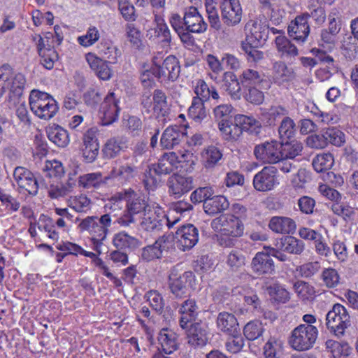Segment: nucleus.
<instances>
[{"mask_svg":"<svg viewBox=\"0 0 358 358\" xmlns=\"http://www.w3.org/2000/svg\"><path fill=\"white\" fill-rule=\"evenodd\" d=\"M147 301L151 308L157 313L161 314L164 310L165 301L162 294L157 290H150L145 294Z\"/></svg>","mask_w":358,"mask_h":358,"instance_id":"13d9d810","label":"nucleus"},{"mask_svg":"<svg viewBox=\"0 0 358 358\" xmlns=\"http://www.w3.org/2000/svg\"><path fill=\"white\" fill-rule=\"evenodd\" d=\"M123 149L122 141L117 138H110L103 145L102 152L106 159H113L117 157Z\"/></svg>","mask_w":358,"mask_h":358,"instance_id":"09e8293b","label":"nucleus"},{"mask_svg":"<svg viewBox=\"0 0 358 358\" xmlns=\"http://www.w3.org/2000/svg\"><path fill=\"white\" fill-rule=\"evenodd\" d=\"M10 80V85L8 88L9 90L8 101H13V104H15L22 94L26 80L22 73L15 75L12 73Z\"/></svg>","mask_w":358,"mask_h":358,"instance_id":"e433bc0d","label":"nucleus"},{"mask_svg":"<svg viewBox=\"0 0 358 358\" xmlns=\"http://www.w3.org/2000/svg\"><path fill=\"white\" fill-rule=\"evenodd\" d=\"M186 30L192 33H203L207 29V24L196 7L186 8L183 16Z\"/></svg>","mask_w":358,"mask_h":358,"instance_id":"a211bd4d","label":"nucleus"},{"mask_svg":"<svg viewBox=\"0 0 358 358\" xmlns=\"http://www.w3.org/2000/svg\"><path fill=\"white\" fill-rule=\"evenodd\" d=\"M350 325V315L343 305L336 303L326 315V327L329 332L337 337L344 335Z\"/></svg>","mask_w":358,"mask_h":358,"instance_id":"423d86ee","label":"nucleus"},{"mask_svg":"<svg viewBox=\"0 0 358 358\" xmlns=\"http://www.w3.org/2000/svg\"><path fill=\"white\" fill-rule=\"evenodd\" d=\"M102 182V176L100 173L84 174L79 177L78 184L85 189L98 188Z\"/></svg>","mask_w":358,"mask_h":358,"instance_id":"5fc2aeb1","label":"nucleus"},{"mask_svg":"<svg viewBox=\"0 0 358 358\" xmlns=\"http://www.w3.org/2000/svg\"><path fill=\"white\" fill-rule=\"evenodd\" d=\"M277 184V168L271 166L264 167L253 178L254 188L259 192L271 191Z\"/></svg>","mask_w":358,"mask_h":358,"instance_id":"f8f14e48","label":"nucleus"},{"mask_svg":"<svg viewBox=\"0 0 358 358\" xmlns=\"http://www.w3.org/2000/svg\"><path fill=\"white\" fill-rule=\"evenodd\" d=\"M31 111L39 118L49 120L58 111L57 101L48 93L32 90L29 95Z\"/></svg>","mask_w":358,"mask_h":358,"instance_id":"7ed1b4c3","label":"nucleus"},{"mask_svg":"<svg viewBox=\"0 0 358 358\" xmlns=\"http://www.w3.org/2000/svg\"><path fill=\"white\" fill-rule=\"evenodd\" d=\"M98 57L108 60L110 64L117 63V58L120 56L118 48L110 41H101L96 46Z\"/></svg>","mask_w":358,"mask_h":358,"instance_id":"72a5a7b5","label":"nucleus"},{"mask_svg":"<svg viewBox=\"0 0 358 358\" xmlns=\"http://www.w3.org/2000/svg\"><path fill=\"white\" fill-rule=\"evenodd\" d=\"M106 210L109 211L98 216H88L83 219L78 224L80 231H86L92 243V249L98 255L102 253L103 242L106 240L113 223H117L122 227H128L136 222L134 215L127 208L123 213L117 217L115 211L120 210V201L116 196H113L105 205Z\"/></svg>","mask_w":358,"mask_h":358,"instance_id":"f257e3e1","label":"nucleus"},{"mask_svg":"<svg viewBox=\"0 0 358 358\" xmlns=\"http://www.w3.org/2000/svg\"><path fill=\"white\" fill-rule=\"evenodd\" d=\"M188 115L196 122H201L207 116L204 101L199 98H193L192 104L188 109Z\"/></svg>","mask_w":358,"mask_h":358,"instance_id":"49530a36","label":"nucleus"},{"mask_svg":"<svg viewBox=\"0 0 358 358\" xmlns=\"http://www.w3.org/2000/svg\"><path fill=\"white\" fill-rule=\"evenodd\" d=\"M141 218L140 224L142 229L150 233L161 231L164 225L171 228L179 220V218H176L173 221H171L162 208L155 203L152 204V206L148 208Z\"/></svg>","mask_w":358,"mask_h":358,"instance_id":"f03ea898","label":"nucleus"},{"mask_svg":"<svg viewBox=\"0 0 358 358\" xmlns=\"http://www.w3.org/2000/svg\"><path fill=\"white\" fill-rule=\"evenodd\" d=\"M199 307L194 299H187L180 306L178 312L181 315L179 324L181 328H187V324L193 322L198 315Z\"/></svg>","mask_w":358,"mask_h":358,"instance_id":"a878e982","label":"nucleus"},{"mask_svg":"<svg viewBox=\"0 0 358 358\" xmlns=\"http://www.w3.org/2000/svg\"><path fill=\"white\" fill-rule=\"evenodd\" d=\"M334 163V156L331 153H322L314 157L312 165L318 173L329 170Z\"/></svg>","mask_w":358,"mask_h":358,"instance_id":"de8ad7c7","label":"nucleus"},{"mask_svg":"<svg viewBox=\"0 0 358 358\" xmlns=\"http://www.w3.org/2000/svg\"><path fill=\"white\" fill-rule=\"evenodd\" d=\"M229 206V203L227 199L221 195L212 196L203 203L205 213L210 215H215L222 213L227 210Z\"/></svg>","mask_w":358,"mask_h":358,"instance_id":"2f4dec72","label":"nucleus"},{"mask_svg":"<svg viewBox=\"0 0 358 358\" xmlns=\"http://www.w3.org/2000/svg\"><path fill=\"white\" fill-rule=\"evenodd\" d=\"M324 136L326 138L327 145L328 143H331L335 146L341 147L345 142L344 133L335 127L327 129L324 131Z\"/></svg>","mask_w":358,"mask_h":358,"instance_id":"4d7b16f0","label":"nucleus"},{"mask_svg":"<svg viewBox=\"0 0 358 358\" xmlns=\"http://www.w3.org/2000/svg\"><path fill=\"white\" fill-rule=\"evenodd\" d=\"M169 193L178 199L193 188V180L191 177L181 175H173L168 180Z\"/></svg>","mask_w":358,"mask_h":358,"instance_id":"5701e85b","label":"nucleus"},{"mask_svg":"<svg viewBox=\"0 0 358 358\" xmlns=\"http://www.w3.org/2000/svg\"><path fill=\"white\" fill-rule=\"evenodd\" d=\"M287 115V110L281 106H273L262 113V116L269 125H272L278 120Z\"/></svg>","mask_w":358,"mask_h":358,"instance_id":"0e129e2a","label":"nucleus"},{"mask_svg":"<svg viewBox=\"0 0 358 358\" xmlns=\"http://www.w3.org/2000/svg\"><path fill=\"white\" fill-rule=\"evenodd\" d=\"M308 324H299L291 332L289 344L292 349L299 352L309 350L316 343L319 331L317 327Z\"/></svg>","mask_w":358,"mask_h":358,"instance_id":"39448f33","label":"nucleus"},{"mask_svg":"<svg viewBox=\"0 0 358 358\" xmlns=\"http://www.w3.org/2000/svg\"><path fill=\"white\" fill-rule=\"evenodd\" d=\"M194 279L192 271L180 273L179 265L171 268L168 277V286L174 299H182L189 296V287Z\"/></svg>","mask_w":358,"mask_h":358,"instance_id":"20e7f679","label":"nucleus"},{"mask_svg":"<svg viewBox=\"0 0 358 358\" xmlns=\"http://www.w3.org/2000/svg\"><path fill=\"white\" fill-rule=\"evenodd\" d=\"M213 226L220 231L231 234V236H242L244 232L243 222L233 215L220 216L213 221Z\"/></svg>","mask_w":358,"mask_h":358,"instance_id":"4468645a","label":"nucleus"},{"mask_svg":"<svg viewBox=\"0 0 358 358\" xmlns=\"http://www.w3.org/2000/svg\"><path fill=\"white\" fill-rule=\"evenodd\" d=\"M119 99L114 92H108L104 98L100 108L103 125H109L117 120L120 108Z\"/></svg>","mask_w":358,"mask_h":358,"instance_id":"ddd939ff","label":"nucleus"},{"mask_svg":"<svg viewBox=\"0 0 358 358\" xmlns=\"http://www.w3.org/2000/svg\"><path fill=\"white\" fill-rule=\"evenodd\" d=\"M245 41L254 45H261L268 39V26L265 20L255 18L245 25Z\"/></svg>","mask_w":358,"mask_h":358,"instance_id":"6e6552de","label":"nucleus"},{"mask_svg":"<svg viewBox=\"0 0 358 358\" xmlns=\"http://www.w3.org/2000/svg\"><path fill=\"white\" fill-rule=\"evenodd\" d=\"M217 327L222 332L230 335L239 333V324L236 317L228 312H222L217 317Z\"/></svg>","mask_w":358,"mask_h":358,"instance_id":"7c9ffc66","label":"nucleus"},{"mask_svg":"<svg viewBox=\"0 0 358 358\" xmlns=\"http://www.w3.org/2000/svg\"><path fill=\"white\" fill-rule=\"evenodd\" d=\"M185 138L182 129L178 126L169 127L163 132L160 144L165 149H171Z\"/></svg>","mask_w":358,"mask_h":358,"instance_id":"c756f323","label":"nucleus"},{"mask_svg":"<svg viewBox=\"0 0 358 358\" xmlns=\"http://www.w3.org/2000/svg\"><path fill=\"white\" fill-rule=\"evenodd\" d=\"M296 124L289 117H285L278 128V133L282 141L290 140L296 133Z\"/></svg>","mask_w":358,"mask_h":358,"instance_id":"8fccbe9b","label":"nucleus"},{"mask_svg":"<svg viewBox=\"0 0 358 358\" xmlns=\"http://www.w3.org/2000/svg\"><path fill=\"white\" fill-rule=\"evenodd\" d=\"M317 56L319 61H320V64H324L325 66L316 70L315 76L321 82L327 81L338 71V62L326 52H319Z\"/></svg>","mask_w":358,"mask_h":358,"instance_id":"412c9836","label":"nucleus"},{"mask_svg":"<svg viewBox=\"0 0 358 358\" xmlns=\"http://www.w3.org/2000/svg\"><path fill=\"white\" fill-rule=\"evenodd\" d=\"M283 342L278 338L271 337L264 347L266 358H280L282 353Z\"/></svg>","mask_w":358,"mask_h":358,"instance_id":"37998d69","label":"nucleus"},{"mask_svg":"<svg viewBox=\"0 0 358 358\" xmlns=\"http://www.w3.org/2000/svg\"><path fill=\"white\" fill-rule=\"evenodd\" d=\"M75 182L69 178L65 183L52 184L48 189V195L51 199H59L73 192Z\"/></svg>","mask_w":358,"mask_h":358,"instance_id":"79ce46f5","label":"nucleus"},{"mask_svg":"<svg viewBox=\"0 0 358 358\" xmlns=\"http://www.w3.org/2000/svg\"><path fill=\"white\" fill-rule=\"evenodd\" d=\"M219 129L224 138L228 141H236L242 134V128L234 121L231 120L226 123H219Z\"/></svg>","mask_w":358,"mask_h":358,"instance_id":"a18cd8bd","label":"nucleus"},{"mask_svg":"<svg viewBox=\"0 0 358 358\" xmlns=\"http://www.w3.org/2000/svg\"><path fill=\"white\" fill-rule=\"evenodd\" d=\"M280 155L282 157L294 159L301 155L303 150V144L296 140H287L280 143Z\"/></svg>","mask_w":358,"mask_h":358,"instance_id":"58836bf2","label":"nucleus"},{"mask_svg":"<svg viewBox=\"0 0 358 358\" xmlns=\"http://www.w3.org/2000/svg\"><path fill=\"white\" fill-rule=\"evenodd\" d=\"M117 200L126 201V208L134 215H143L152 206L143 195L131 189H124L116 195Z\"/></svg>","mask_w":358,"mask_h":358,"instance_id":"0eeeda50","label":"nucleus"},{"mask_svg":"<svg viewBox=\"0 0 358 358\" xmlns=\"http://www.w3.org/2000/svg\"><path fill=\"white\" fill-rule=\"evenodd\" d=\"M13 178L19 188L24 189L29 194H37L40 187L43 185V180L37 179L27 169L17 166L13 171Z\"/></svg>","mask_w":358,"mask_h":358,"instance_id":"1a4fd4ad","label":"nucleus"},{"mask_svg":"<svg viewBox=\"0 0 358 358\" xmlns=\"http://www.w3.org/2000/svg\"><path fill=\"white\" fill-rule=\"evenodd\" d=\"M251 268L257 275H271L275 271L274 262L268 251L259 252L253 257Z\"/></svg>","mask_w":358,"mask_h":358,"instance_id":"4be33fe9","label":"nucleus"},{"mask_svg":"<svg viewBox=\"0 0 358 358\" xmlns=\"http://www.w3.org/2000/svg\"><path fill=\"white\" fill-rule=\"evenodd\" d=\"M85 59L90 69L101 80H108L113 75L112 69L109 67V62L103 59L94 52H88L85 55Z\"/></svg>","mask_w":358,"mask_h":358,"instance_id":"6ab92c4d","label":"nucleus"},{"mask_svg":"<svg viewBox=\"0 0 358 358\" xmlns=\"http://www.w3.org/2000/svg\"><path fill=\"white\" fill-rule=\"evenodd\" d=\"M275 43L278 50L287 56H296L298 50L285 36H278L275 38Z\"/></svg>","mask_w":358,"mask_h":358,"instance_id":"603ef678","label":"nucleus"},{"mask_svg":"<svg viewBox=\"0 0 358 358\" xmlns=\"http://www.w3.org/2000/svg\"><path fill=\"white\" fill-rule=\"evenodd\" d=\"M178 248L182 250L192 248L199 241V231L193 224L183 225L176 231Z\"/></svg>","mask_w":358,"mask_h":358,"instance_id":"dca6fc26","label":"nucleus"},{"mask_svg":"<svg viewBox=\"0 0 358 358\" xmlns=\"http://www.w3.org/2000/svg\"><path fill=\"white\" fill-rule=\"evenodd\" d=\"M264 327L259 321H251L248 322L243 329L245 336L250 341H254L262 335Z\"/></svg>","mask_w":358,"mask_h":358,"instance_id":"680f3d73","label":"nucleus"},{"mask_svg":"<svg viewBox=\"0 0 358 358\" xmlns=\"http://www.w3.org/2000/svg\"><path fill=\"white\" fill-rule=\"evenodd\" d=\"M234 121L242 128V131L244 129L254 134L259 132L261 124L252 116L238 114L235 116Z\"/></svg>","mask_w":358,"mask_h":358,"instance_id":"c03bdc74","label":"nucleus"},{"mask_svg":"<svg viewBox=\"0 0 358 358\" xmlns=\"http://www.w3.org/2000/svg\"><path fill=\"white\" fill-rule=\"evenodd\" d=\"M99 38L100 34L98 29L96 27L91 26L85 35L78 38V41L83 47H90L98 41Z\"/></svg>","mask_w":358,"mask_h":358,"instance_id":"69168bd1","label":"nucleus"},{"mask_svg":"<svg viewBox=\"0 0 358 358\" xmlns=\"http://www.w3.org/2000/svg\"><path fill=\"white\" fill-rule=\"evenodd\" d=\"M41 59L40 63L46 69L51 70L54 68L55 63L59 59L57 52L52 48L48 47L45 50H40L38 54Z\"/></svg>","mask_w":358,"mask_h":358,"instance_id":"6e6d98bb","label":"nucleus"},{"mask_svg":"<svg viewBox=\"0 0 358 358\" xmlns=\"http://www.w3.org/2000/svg\"><path fill=\"white\" fill-rule=\"evenodd\" d=\"M222 154L220 150L215 147H208L203 154V164L206 168H213L221 160Z\"/></svg>","mask_w":358,"mask_h":358,"instance_id":"864d4df0","label":"nucleus"},{"mask_svg":"<svg viewBox=\"0 0 358 358\" xmlns=\"http://www.w3.org/2000/svg\"><path fill=\"white\" fill-rule=\"evenodd\" d=\"M220 8L222 18L225 24L234 27L240 23L242 8L239 0H223Z\"/></svg>","mask_w":358,"mask_h":358,"instance_id":"2eb2a0df","label":"nucleus"},{"mask_svg":"<svg viewBox=\"0 0 358 358\" xmlns=\"http://www.w3.org/2000/svg\"><path fill=\"white\" fill-rule=\"evenodd\" d=\"M43 171L45 176L49 178L60 177L64 173L62 164L57 160L46 161Z\"/></svg>","mask_w":358,"mask_h":358,"instance_id":"338daca9","label":"nucleus"},{"mask_svg":"<svg viewBox=\"0 0 358 358\" xmlns=\"http://www.w3.org/2000/svg\"><path fill=\"white\" fill-rule=\"evenodd\" d=\"M241 83L239 78L231 71H226L222 76L223 90L227 92L232 99L238 100L241 97Z\"/></svg>","mask_w":358,"mask_h":358,"instance_id":"cd10ccee","label":"nucleus"},{"mask_svg":"<svg viewBox=\"0 0 358 358\" xmlns=\"http://www.w3.org/2000/svg\"><path fill=\"white\" fill-rule=\"evenodd\" d=\"M177 157L175 152L164 153L159 159L158 163L152 165L155 176H161L171 173L177 169Z\"/></svg>","mask_w":358,"mask_h":358,"instance_id":"bb28decb","label":"nucleus"},{"mask_svg":"<svg viewBox=\"0 0 358 358\" xmlns=\"http://www.w3.org/2000/svg\"><path fill=\"white\" fill-rule=\"evenodd\" d=\"M48 137L50 141L60 148L66 147L69 143L67 131L58 125L48 130Z\"/></svg>","mask_w":358,"mask_h":358,"instance_id":"a19ab883","label":"nucleus"},{"mask_svg":"<svg viewBox=\"0 0 358 358\" xmlns=\"http://www.w3.org/2000/svg\"><path fill=\"white\" fill-rule=\"evenodd\" d=\"M194 91L196 94L194 98H199L204 102L210 99L217 101L220 99L216 88L213 86L209 87L203 79H198L195 81Z\"/></svg>","mask_w":358,"mask_h":358,"instance_id":"473e14b6","label":"nucleus"},{"mask_svg":"<svg viewBox=\"0 0 358 358\" xmlns=\"http://www.w3.org/2000/svg\"><path fill=\"white\" fill-rule=\"evenodd\" d=\"M187 324V338L188 343L194 347L205 345L208 342L207 331L201 322H192Z\"/></svg>","mask_w":358,"mask_h":358,"instance_id":"b1692460","label":"nucleus"},{"mask_svg":"<svg viewBox=\"0 0 358 358\" xmlns=\"http://www.w3.org/2000/svg\"><path fill=\"white\" fill-rule=\"evenodd\" d=\"M232 106L229 104H220L214 108V118L219 123H226L231 120Z\"/></svg>","mask_w":358,"mask_h":358,"instance_id":"052dcab7","label":"nucleus"},{"mask_svg":"<svg viewBox=\"0 0 358 358\" xmlns=\"http://www.w3.org/2000/svg\"><path fill=\"white\" fill-rule=\"evenodd\" d=\"M113 245L117 250H132L138 246V241L124 231H121L114 235Z\"/></svg>","mask_w":358,"mask_h":358,"instance_id":"4c0bfd02","label":"nucleus"},{"mask_svg":"<svg viewBox=\"0 0 358 358\" xmlns=\"http://www.w3.org/2000/svg\"><path fill=\"white\" fill-rule=\"evenodd\" d=\"M69 206L77 212H84L90 208V200L83 194L70 196L68 199Z\"/></svg>","mask_w":358,"mask_h":358,"instance_id":"e2e57ef3","label":"nucleus"},{"mask_svg":"<svg viewBox=\"0 0 358 358\" xmlns=\"http://www.w3.org/2000/svg\"><path fill=\"white\" fill-rule=\"evenodd\" d=\"M158 341L165 354L169 355L177 350V335L172 330L162 329L158 335Z\"/></svg>","mask_w":358,"mask_h":358,"instance_id":"f704fd0d","label":"nucleus"},{"mask_svg":"<svg viewBox=\"0 0 358 358\" xmlns=\"http://www.w3.org/2000/svg\"><path fill=\"white\" fill-rule=\"evenodd\" d=\"M170 239H171L170 236H160L152 245L142 249L141 258L145 262L160 259L162 257L163 251L169 248Z\"/></svg>","mask_w":358,"mask_h":358,"instance_id":"aec40b11","label":"nucleus"},{"mask_svg":"<svg viewBox=\"0 0 358 358\" xmlns=\"http://www.w3.org/2000/svg\"><path fill=\"white\" fill-rule=\"evenodd\" d=\"M293 288L297 295L303 300H306L315 295V291L314 287L309 283L304 281H297Z\"/></svg>","mask_w":358,"mask_h":358,"instance_id":"774afa93","label":"nucleus"},{"mask_svg":"<svg viewBox=\"0 0 358 358\" xmlns=\"http://www.w3.org/2000/svg\"><path fill=\"white\" fill-rule=\"evenodd\" d=\"M256 159L264 164H277L282 159L280 145L276 141H266L257 145L254 148Z\"/></svg>","mask_w":358,"mask_h":358,"instance_id":"9d476101","label":"nucleus"},{"mask_svg":"<svg viewBox=\"0 0 358 358\" xmlns=\"http://www.w3.org/2000/svg\"><path fill=\"white\" fill-rule=\"evenodd\" d=\"M278 244L282 251L290 254L300 255L304 250L303 241L294 236H285L280 239Z\"/></svg>","mask_w":358,"mask_h":358,"instance_id":"ea45409f","label":"nucleus"},{"mask_svg":"<svg viewBox=\"0 0 358 358\" xmlns=\"http://www.w3.org/2000/svg\"><path fill=\"white\" fill-rule=\"evenodd\" d=\"M155 76L162 82L175 81L180 75V66L173 55L166 57L159 67L153 68Z\"/></svg>","mask_w":358,"mask_h":358,"instance_id":"9b49d317","label":"nucleus"},{"mask_svg":"<svg viewBox=\"0 0 358 358\" xmlns=\"http://www.w3.org/2000/svg\"><path fill=\"white\" fill-rule=\"evenodd\" d=\"M307 15L301 14L296 16L288 26V34L298 43H304L310 33V26Z\"/></svg>","mask_w":358,"mask_h":358,"instance_id":"f3484780","label":"nucleus"},{"mask_svg":"<svg viewBox=\"0 0 358 358\" xmlns=\"http://www.w3.org/2000/svg\"><path fill=\"white\" fill-rule=\"evenodd\" d=\"M268 227L273 231L280 234H292L296 230L295 222L287 217H272Z\"/></svg>","mask_w":358,"mask_h":358,"instance_id":"c9c22d12","label":"nucleus"},{"mask_svg":"<svg viewBox=\"0 0 358 358\" xmlns=\"http://www.w3.org/2000/svg\"><path fill=\"white\" fill-rule=\"evenodd\" d=\"M271 78L275 84L281 85L294 78V72L292 68L282 61L275 62L271 69Z\"/></svg>","mask_w":358,"mask_h":358,"instance_id":"393cba45","label":"nucleus"},{"mask_svg":"<svg viewBox=\"0 0 358 358\" xmlns=\"http://www.w3.org/2000/svg\"><path fill=\"white\" fill-rule=\"evenodd\" d=\"M136 172V167L134 165L125 164L118 168L113 169L111 176L121 181H129L134 177Z\"/></svg>","mask_w":358,"mask_h":358,"instance_id":"3c124183","label":"nucleus"},{"mask_svg":"<svg viewBox=\"0 0 358 358\" xmlns=\"http://www.w3.org/2000/svg\"><path fill=\"white\" fill-rule=\"evenodd\" d=\"M245 264V257L242 252L237 250H232L228 255L227 264L231 270L238 271Z\"/></svg>","mask_w":358,"mask_h":358,"instance_id":"bf43d9fd","label":"nucleus"},{"mask_svg":"<svg viewBox=\"0 0 358 358\" xmlns=\"http://www.w3.org/2000/svg\"><path fill=\"white\" fill-rule=\"evenodd\" d=\"M239 80L243 88L262 86L266 83L264 73L255 69L248 68L239 75Z\"/></svg>","mask_w":358,"mask_h":358,"instance_id":"c85d7f7f","label":"nucleus"}]
</instances>
